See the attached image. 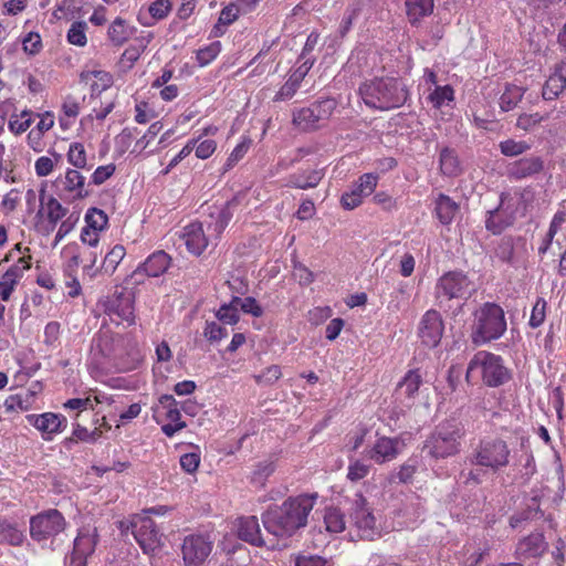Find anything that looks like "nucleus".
<instances>
[{"instance_id":"obj_1","label":"nucleus","mask_w":566,"mask_h":566,"mask_svg":"<svg viewBox=\"0 0 566 566\" xmlns=\"http://www.w3.org/2000/svg\"><path fill=\"white\" fill-rule=\"evenodd\" d=\"M317 494H302L287 497L281 505L262 514L265 530L276 537H290L307 525Z\"/></svg>"},{"instance_id":"obj_2","label":"nucleus","mask_w":566,"mask_h":566,"mask_svg":"<svg viewBox=\"0 0 566 566\" xmlns=\"http://www.w3.org/2000/svg\"><path fill=\"white\" fill-rule=\"evenodd\" d=\"M475 293L474 283L461 270L442 274L434 286L436 305L455 319L463 314L467 301Z\"/></svg>"},{"instance_id":"obj_3","label":"nucleus","mask_w":566,"mask_h":566,"mask_svg":"<svg viewBox=\"0 0 566 566\" xmlns=\"http://www.w3.org/2000/svg\"><path fill=\"white\" fill-rule=\"evenodd\" d=\"M359 94L366 106L381 112L401 107L410 96L405 81L394 76L365 81L359 86Z\"/></svg>"},{"instance_id":"obj_4","label":"nucleus","mask_w":566,"mask_h":566,"mask_svg":"<svg viewBox=\"0 0 566 566\" xmlns=\"http://www.w3.org/2000/svg\"><path fill=\"white\" fill-rule=\"evenodd\" d=\"M506 319L503 308L492 302H485L473 312L470 326L472 344L481 346L503 336L506 331Z\"/></svg>"},{"instance_id":"obj_5","label":"nucleus","mask_w":566,"mask_h":566,"mask_svg":"<svg viewBox=\"0 0 566 566\" xmlns=\"http://www.w3.org/2000/svg\"><path fill=\"white\" fill-rule=\"evenodd\" d=\"M510 459L511 449L505 440L499 437H484L471 446L464 462L497 473L510 464Z\"/></svg>"},{"instance_id":"obj_6","label":"nucleus","mask_w":566,"mask_h":566,"mask_svg":"<svg viewBox=\"0 0 566 566\" xmlns=\"http://www.w3.org/2000/svg\"><path fill=\"white\" fill-rule=\"evenodd\" d=\"M464 432L455 419L442 421L427 438L423 450L436 460L454 457L461 451Z\"/></svg>"},{"instance_id":"obj_7","label":"nucleus","mask_w":566,"mask_h":566,"mask_svg":"<svg viewBox=\"0 0 566 566\" xmlns=\"http://www.w3.org/2000/svg\"><path fill=\"white\" fill-rule=\"evenodd\" d=\"M479 371L488 387H500L511 380V371L504 366L503 358L485 350L478 352L469 361L465 380L471 382L473 374Z\"/></svg>"},{"instance_id":"obj_8","label":"nucleus","mask_w":566,"mask_h":566,"mask_svg":"<svg viewBox=\"0 0 566 566\" xmlns=\"http://www.w3.org/2000/svg\"><path fill=\"white\" fill-rule=\"evenodd\" d=\"M337 107L335 98L326 97L293 112V125L302 132H315L325 127Z\"/></svg>"},{"instance_id":"obj_9","label":"nucleus","mask_w":566,"mask_h":566,"mask_svg":"<svg viewBox=\"0 0 566 566\" xmlns=\"http://www.w3.org/2000/svg\"><path fill=\"white\" fill-rule=\"evenodd\" d=\"M349 524L359 539L374 541L381 534V526L361 493H357L353 500Z\"/></svg>"},{"instance_id":"obj_10","label":"nucleus","mask_w":566,"mask_h":566,"mask_svg":"<svg viewBox=\"0 0 566 566\" xmlns=\"http://www.w3.org/2000/svg\"><path fill=\"white\" fill-rule=\"evenodd\" d=\"M214 547L209 533H191L182 538L180 554L184 566H207Z\"/></svg>"},{"instance_id":"obj_11","label":"nucleus","mask_w":566,"mask_h":566,"mask_svg":"<svg viewBox=\"0 0 566 566\" xmlns=\"http://www.w3.org/2000/svg\"><path fill=\"white\" fill-rule=\"evenodd\" d=\"M66 527V521L62 513L55 509H49L30 518V536L41 543L54 538Z\"/></svg>"},{"instance_id":"obj_12","label":"nucleus","mask_w":566,"mask_h":566,"mask_svg":"<svg viewBox=\"0 0 566 566\" xmlns=\"http://www.w3.org/2000/svg\"><path fill=\"white\" fill-rule=\"evenodd\" d=\"M130 530L145 554H153L164 545L163 532L157 527L155 521L147 515L134 516L130 521Z\"/></svg>"},{"instance_id":"obj_13","label":"nucleus","mask_w":566,"mask_h":566,"mask_svg":"<svg viewBox=\"0 0 566 566\" xmlns=\"http://www.w3.org/2000/svg\"><path fill=\"white\" fill-rule=\"evenodd\" d=\"M104 312L117 325L122 323H126L128 326L135 324L133 293L126 289L116 290L105 301Z\"/></svg>"},{"instance_id":"obj_14","label":"nucleus","mask_w":566,"mask_h":566,"mask_svg":"<svg viewBox=\"0 0 566 566\" xmlns=\"http://www.w3.org/2000/svg\"><path fill=\"white\" fill-rule=\"evenodd\" d=\"M506 198L505 193H501L499 205L486 211L485 229L492 234H501L515 222L516 209L514 205L505 202Z\"/></svg>"},{"instance_id":"obj_15","label":"nucleus","mask_w":566,"mask_h":566,"mask_svg":"<svg viewBox=\"0 0 566 566\" xmlns=\"http://www.w3.org/2000/svg\"><path fill=\"white\" fill-rule=\"evenodd\" d=\"M444 325L441 314L437 310L427 311L419 324V337L423 345L433 348L439 345Z\"/></svg>"},{"instance_id":"obj_16","label":"nucleus","mask_w":566,"mask_h":566,"mask_svg":"<svg viewBox=\"0 0 566 566\" xmlns=\"http://www.w3.org/2000/svg\"><path fill=\"white\" fill-rule=\"evenodd\" d=\"M28 420L41 431L44 440H52L53 434L62 432L67 426V420L63 415L53 412L29 415Z\"/></svg>"},{"instance_id":"obj_17","label":"nucleus","mask_w":566,"mask_h":566,"mask_svg":"<svg viewBox=\"0 0 566 566\" xmlns=\"http://www.w3.org/2000/svg\"><path fill=\"white\" fill-rule=\"evenodd\" d=\"M544 159L539 156H527L507 165L506 176L513 180L534 177L544 170Z\"/></svg>"},{"instance_id":"obj_18","label":"nucleus","mask_w":566,"mask_h":566,"mask_svg":"<svg viewBox=\"0 0 566 566\" xmlns=\"http://www.w3.org/2000/svg\"><path fill=\"white\" fill-rule=\"evenodd\" d=\"M399 446L400 441L397 438L381 437L370 449L364 451V455L378 464H382L397 458Z\"/></svg>"},{"instance_id":"obj_19","label":"nucleus","mask_w":566,"mask_h":566,"mask_svg":"<svg viewBox=\"0 0 566 566\" xmlns=\"http://www.w3.org/2000/svg\"><path fill=\"white\" fill-rule=\"evenodd\" d=\"M210 233L209 231L208 234L205 232L200 222H193L185 227L182 238L188 251L197 256L202 254L208 247V235L211 237Z\"/></svg>"},{"instance_id":"obj_20","label":"nucleus","mask_w":566,"mask_h":566,"mask_svg":"<svg viewBox=\"0 0 566 566\" xmlns=\"http://www.w3.org/2000/svg\"><path fill=\"white\" fill-rule=\"evenodd\" d=\"M547 548L548 544L545 541L544 534L535 532L520 541L516 554L522 559L538 558Z\"/></svg>"},{"instance_id":"obj_21","label":"nucleus","mask_w":566,"mask_h":566,"mask_svg":"<svg viewBox=\"0 0 566 566\" xmlns=\"http://www.w3.org/2000/svg\"><path fill=\"white\" fill-rule=\"evenodd\" d=\"M235 531L241 541L254 546H262L264 544L256 516L239 517L235 522Z\"/></svg>"},{"instance_id":"obj_22","label":"nucleus","mask_w":566,"mask_h":566,"mask_svg":"<svg viewBox=\"0 0 566 566\" xmlns=\"http://www.w3.org/2000/svg\"><path fill=\"white\" fill-rule=\"evenodd\" d=\"M170 261L171 258L165 251H156L134 271L133 276L144 272L149 277H158L168 270Z\"/></svg>"},{"instance_id":"obj_23","label":"nucleus","mask_w":566,"mask_h":566,"mask_svg":"<svg viewBox=\"0 0 566 566\" xmlns=\"http://www.w3.org/2000/svg\"><path fill=\"white\" fill-rule=\"evenodd\" d=\"M566 87V62L556 64L554 73L548 77L543 86L542 96L545 101H553Z\"/></svg>"},{"instance_id":"obj_24","label":"nucleus","mask_w":566,"mask_h":566,"mask_svg":"<svg viewBox=\"0 0 566 566\" xmlns=\"http://www.w3.org/2000/svg\"><path fill=\"white\" fill-rule=\"evenodd\" d=\"M97 541V528L90 525L83 526L74 541L73 552L82 556H90L94 553Z\"/></svg>"},{"instance_id":"obj_25","label":"nucleus","mask_w":566,"mask_h":566,"mask_svg":"<svg viewBox=\"0 0 566 566\" xmlns=\"http://www.w3.org/2000/svg\"><path fill=\"white\" fill-rule=\"evenodd\" d=\"M406 13L411 25H418L420 21L433 12L434 0H406Z\"/></svg>"},{"instance_id":"obj_26","label":"nucleus","mask_w":566,"mask_h":566,"mask_svg":"<svg viewBox=\"0 0 566 566\" xmlns=\"http://www.w3.org/2000/svg\"><path fill=\"white\" fill-rule=\"evenodd\" d=\"M422 384V376L419 369H410L405 377L398 382L396 394L399 397H405L413 400L418 394L420 385Z\"/></svg>"},{"instance_id":"obj_27","label":"nucleus","mask_w":566,"mask_h":566,"mask_svg":"<svg viewBox=\"0 0 566 566\" xmlns=\"http://www.w3.org/2000/svg\"><path fill=\"white\" fill-rule=\"evenodd\" d=\"M238 206L235 199L227 201L223 207L218 211L214 222L208 224V231L210 235H214L216 239L220 237L223 230L228 227L229 222L233 217V210Z\"/></svg>"},{"instance_id":"obj_28","label":"nucleus","mask_w":566,"mask_h":566,"mask_svg":"<svg viewBox=\"0 0 566 566\" xmlns=\"http://www.w3.org/2000/svg\"><path fill=\"white\" fill-rule=\"evenodd\" d=\"M24 539L25 535L23 531L18 527L17 523L0 516V544L21 546Z\"/></svg>"},{"instance_id":"obj_29","label":"nucleus","mask_w":566,"mask_h":566,"mask_svg":"<svg viewBox=\"0 0 566 566\" xmlns=\"http://www.w3.org/2000/svg\"><path fill=\"white\" fill-rule=\"evenodd\" d=\"M323 172L321 170H306L300 174H293L289 177L287 186L298 189L315 188L322 180Z\"/></svg>"},{"instance_id":"obj_30","label":"nucleus","mask_w":566,"mask_h":566,"mask_svg":"<svg viewBox=\"0 0 566 566\" xmlns=\"http://www.w3.org/2000/svg\"><path fill=\"white\" fill-rule=\"evenodd\" d=\"M85 177L76 169H67L63 180L64 189L69 192L75 191V199H83L90 195L84 188Z\"/></svg>"},{"instance_id":"obj_31","label":"nucleus","mask_w":566,"mask_h":566,"mask_svg":"<svg viewBox=\"0 0 566 566\" xmlns=\"http://www.w3.org/2000/svg\"><path fill=\"white\" fill-rule=\"evenodd\" d=\"M440 170L444 176L454 177L461 174V165L454 149L444 147L439 156Z\"/></svg>"},{"instance_id":"obj_32","label":"nucleus","mask_w":566,"mask_h":566,"mask_svg":"<svg viewBox=\"0 0 566 566\" xmlns=\"http://www.w3.org/2000/svg\"><path fill=\"white\" fill-rule=\"evenodd\" d=\"M459 209L450 197L440 193L436 201V213L442 224H450Z\"/></svg>"},{"instance_id":"obj_33","label":"nucleus","mask_w":566,"mask_h":566,"mask_svg":"<svg viewBox=\"0 0 566 566\" xmlns=\"http://www.w3.org/2000/svg\"><path fill=\"white\" fill-rule=\"evenodd\" d=\"M525 90L514 84H506L504 92L500 96L499 105L503 112L514 109L522 101Z\"/></svg>"},{"instance_id":"obj_34","label":"nucleus","mask_w":566,"mask_h":566,"mask_svg":"<svg viewBox=\"0 0 566 566\" xmlns=\"http://www.w3.org/2000/svg\"><path fill=\"white\" fill-rule=\"evenodd\" d=\"M126 254V250L124 245L116 244L112 248V250L105 255L104 261L99 269H96L93 275H95L97 272H104L106 274H113L120 263V261L124 259Z\"/></svg>"},{"instance_id":"obj_35","label":"nucleus","mask_w":566,"mask_h":566,"mask_svg":"<svg viewBox=\"0 0 566 566\" xmlns=\"http://www.w3.org/2000/svg\"><path fill=\"white\" fill-rule=\"evenodd\" d=\"M326 530L331 533H340L346 527L345 516L339 509L328 507L324 514Z\"/></svg>"},{"instance_id":"obj_36","label":"nucleus","mask_w":566,"mask_h":566,"mask_svg":"<svg viewBox=\"0 0 566 566\" xmlns=\"http://www.w3.org/2000/svg\"><path fill=\"white\" fill-rule=\"evenodd\" d=\"M46 218L50 223V227L46 229V232L52 231L56 223L66 216L67 209L64 208L57 199L54 197H50L46 202Z\"/></svg>"},{"instance_id":"obj_37","label":"nucleus","mask_w":566,"mask_h":566,"mask_svg":"<svg viewBox=\"0 0 566 566\" xmlns=\"http://www.w3.org/2000/svg\"><path fill=\"white\" fill-rule=\"evenodd\" d=\"M108 38L115 45H122L129 38L125 20L116 18L108 28Z\"/></svg>"},{"instance_id":"obj_38","label":"nucleus","mask_w":566,"mask_h":566,"mask_svg":"<svg viewBox=\"0 0 566 566\" xmlns=\"http://www.w3.org/2000/svg\"><path fill=\"white\" fill-rule=\"evenodd\" d=\"M159 405L166 410L165 418L169 422H171V423L184 422L181 420L180 410L178 409V402L171 395H163L159 398Z\"/></svg>"},{"instance_id":"obj_39","label":"nucleus","mask_w":566,"mask_h":566,"mask_svg":"<svg viewBox=\"0 0 566 566\" xmlns=\"http://www.w3.org/2000/svg\"><path fill=\"white\" fill-rule=\"evenodd\" d=\"M86 151L81 143H72L67 151V161L77 169L86 168Z\"/></svg>"},{"instance_id":"obj_40","label":"nucleus","mask_w":566,"mask_h":566,"mask_svg":"<svg viewBox=\"0 0 566 566\" xmlns=\"http://www.w3.org/2000/svg\"><path fill=\"white\" fill-rule=\"evenodd\" d=\"M86 227L93 230L102 231L108 222L107 214L97 208H91L85 216Z\"/></svg>"},{"instance_id":"obj_41","label":"nucleus","mask_w":566,"mask_h":566,"mask_svg":"<svg viewBox=\"0 0 566 566\" xmlns=\"http://www.w3.org/2000/svg\"><path fill=\"white\" fill-rule=\"evenodd\" d=\"M87 29V24L85 21H75L72 23L71 28L67 31V41L71 44L77 46H84L87 42L85 31Z\"/></svg>"},{"instance_id":"obj_42","label":"nucleus","mask_w":566,"mask_h":566,"mask_svg":"<svg viewBox=\"0 0 566 566\" xmlns=\"http://www.w3.org/2000/svg\"><path fill=\"white\" fill-rule=\"evenodd\" d=\"M501 153L507 157H516L526 153L531 146L526 142L505 139L499 145Z\"/></svg>"},{"instance_id":"obj_43","label":"nucleus","mask_w":566,"mask_h":566,"mask_svg":"<svg viewBox=\"0 0 566 566\" xmlns=\"http://www.w3.org/2000/svg\"><path fill=\"white\" fill-rule=\"evenodd\" d=\"M454 98V91L450 85L437 86L429 95V99L436 108H440L446 102Z\"/></svg>"},{"instance_id":"obj_44","label":"nucleus","mask_w":566,"mask_h":566,"mask_svg":"<svg viewBox=\"0 0 566 566\" xmlns=\"http://www.w3.org/2000/svg\"><path fill=\"white\" fill-rule=\"evenodd\" d=\"M495 256L506 263H512L514 255V243L511 237H504L497 243L495 251Z\"/></svg>"},{"instance_id":"obj_45","label":"nucleus","mask_w":566,"mask_h":566,"mask_svg":"<svg viewBox=\"0 0 566 566\" xmlns=\"http://www.w3.org/2000/svg\"><path fill=\"white\" fill-rule=\"evenodd\" d=\"M220 52L221 43L219 41H214L197 52V61L200 66H206L211 63Z\"/></svg>"},{"instance_id":"obj_46","label":"nucleus","mask_w":566,"mask_h":566,"mask_svg":"<svg viewBox=\"0 0 566 566\" xmlns=\"http://www.w3.org/2000/svg\"><path fill=\"white\" fill-rule=\"evenodd\" d=\"M486 472L483 468L472 467L469 470H462L459 478L465 486H478L482 483V475Z\"/></svg>"},{"instance_id":"obj_47","label":"nucleus","mask_w":566,"mask_h":566,"mask_svg":"<svg viewBox=\"0 0 566 566\" xmlns=\"http://www.w3.org/2000/svg\"><path fill=\"white\" fill-rule=\"evenodd\" d=\"M275 471V464L273 461L265 460L261 461L255 465L252 475V482L263 484L264 480Z\"/></svg>"},{"instance_id":"obj_48","label":"nucleus","mask_w":566,"mask_h":566,"mask_svg":"<svg viewBox=\"0 0 566 566\" xmlns=\"http://www.w3.org/2000/svg\"><path fill=\"white\" fill-rule=\"evenodd\" d=\"M370 465L364 463L360 460L352 461L348 465L347 478L352 482H357L366 478L369 473Z\"/></svg>"},{"instance_id":"obj_49","label":"nucleus","mask_w":566,"mask_h":566,"mask_svg":"<svg viewBox=\"0 0 566 566\" xmlns=\"http://www.w3.org/2000/svg\"><path fill=\"white\" fill-rule=\"evenodd\" d=\"M282 376L281 368L277 365H272L265 368L260 375L254 376L255 381L261 385H273Z\"/></svg>"},{"instance_id":"obj_50","label":"nucleus","mask_w":566,"mask_h":566,"mask_svg":"<svg viewBox=\"0 0 566 566\" xmlns=\"http://www.w3.org/2000/svg\"><path fill=\"white\" fill-rule=\"evenodd\" d=\"M546 301L542 297L537 298L533 306L532 314L530 317V326L536 328L541 326L545 321Z\"/></svg>"},{"instance_id":"obj_51","label":"nucleus","mask_w":566,"mask_h":566,"mask_svg":"<svg viewBox=\"0 0 566 566\" xmlns=\"http://www.w3.org/2000/svg\"><path fill=\"white\" fill-rule=\"evenodd\" d=\"M252 140L250 138H244L241 143H239L235 148L232 150L230 156L227 159L226 168H232L240 159L244 157L248 153Z\"/></svg>"},{"instance_id":"obj_52","label":"nucleus","mask_w":566,"mask_h":566,"mask_svg":"<svg viewBox=\"0 0 566 566\" xmlns=\"http://www.w3.org/2000/svg\"><path fill=\"white\" fill-rule=\"evenodd\" d=\"M203 335L210 343H214L227 337L228 331L216 322H207Z\"/></svg>"},{"instance_id":"obj_53","label":"nucleus","mask_w":566,"mask_h":566,"mask_svg":"<svg viewBox=\"0 0 566 566\" xmlns=\"http://www.w3.org/2000/svg\"><path fill=\"white\" fill-rule=\"evenodd\" d=\"M546 118L547 116H543L539 113L521 114L516 120V127L523 130H530Z\"/></svg>"},{"instance_id":"obj_54","label":"nucleus","mask_w":566,"mask_h":566,"mask_svg":"<svg viewBox=\"0 0 566 566\" xmlns=\"http://www.w3.org/2000/svg\"><path fill=\"white\" fill-rule=\"evenodd\" d=\"M216 317L223 324L229 325H235L240 319L239 312H237V310L232 308L231 306H227L226 304H222L218 308L216 312Z\"/></svg>"},{"instance_id":"obj_55","label":"nucleus","mask_w":566,"mask_h":566,"mask_svg":"<svg viewBox=\"0 0 566 566\" xmlns=\"http://www.w3.org/2000/svg\"><path fill=\"white\" fill-rule=\"evenodd\" d=\"M300 85L301 83L290 76L276 93L274 101H285L292 98L297 92Z\"/></svg>"},{"instance_id":"obj_56","label":"nucleus","mask_w":566,"mask_h":566,"mask_svg":"<svg viewBox=\"0 0 566 566\" xmlns=\"http://www.w3.org/2000/svg\"><path fill=\"white\" fill-rule=\"evenodd\" d=\"M170 10L171 2L169 0H156L148 8L150 15L156 20L166 18Z\"/></svg>"},{"instance_id":"obj_57","label":"nucleus","mask_w":566,"mask_h":566,"mask_svg":"<svg viewBox=\"0 0 566 566\" xmlns=\"http://www.w3.org/2000/svg\"><path fill=\"white\" fill-rule=\"evenodd\" d=\"M293 275L302 285H308L314 281L313 272L302 263H295Z\"/></svg>"},{"instance_id":"obj_58","label":"nucleus","mask_w":566,"mask_h":566,"mask_svg":"<svg viewBox=\"0 0 566 566\" xmlns=\"http://www.w3.org/2000/svg\"><path fill=\"white\" fill-rule=\"evenodd\" d=\"M417 471V464L415 461L409 460L406 463H403L399 471L396 474V478L400 483H409L411 482L415 473Z\"/></svg>"},{"instance_id":"obj_59","label":"nucleus","mask_w":566,"mask_h":566,"mask_svg":"<svg viewBox=\"0 0 566 566\" xmlns=\"http://www.w3.org/2000/svg\"><path fill=\"white\" fill-rule=\"evenodd\" d=\"M115 171V165L109 164L106 166H99L95 169V171L92 175V182L94 185H102L104 184Z\"/></svg>"},{"instance_id":"obj_60","label":"nucleus","mask_w":566,"mask_h":566,"mask_svg":"<svg viewBox=\"0 0 566 566\" xmlns=\"http://www.w3.org/2000/svg\"><path fill=\"white\" fill-rule=\"evenodd\" d=\"M101 436V431L98 429H94L93 431H88L85 427L81 424H76L73 430V437L75 440H81L85 442H95L96 439Z\"/></svg>"},{"instance_id":"obj_61","label":"nucleus","mask_w":566,"mask_h":566,"mask_svg":"<svg viewBox=\"0 0 566 566\" xmlns=\"http://www.w3.org/2000/svg\"><path fill=\"white\" fill-rule=\"evenodd\" d=\"M240 310L243 313L251 314L254 317H261L263 315V308L252 296H248L242 300Z\"/></svg>"},{"instance_id":"obj_62","label":"nucleus","mask_w":566,"mask_h":566,"mask_svg":"<svg viewBox=\"0 0 566 566\" xmlns=\"http://www.w3.org/2000/svg\"><path fill=\"white\" fill-rule=\"evenodd\" d=\"M200 463V457L197 453L190 452L181 455L180 465L187 473H193Z\"/></svg>"},{"instance_id":"obj_63","label":"nucleus","mask_w":566,"mask_h":566,"mask_svg":"<svg viewBox=\"0 0 566 566\" xmlns=\"http://www.w3.org/2000/svg\"><path fill=\"white\" fill-rule=\"evenodd\" d=\"M217 144L213 139H206L199 145H195L196 156L200 159L209 158L216 150Z\"/></svg>"},{"instance_id":"obj_64","label":"nucleus","mask_w":566,"mask_h":566,"mask_svg":"<svg viewBox=\"0 0 566 566\" xmlns=\"http://www.w3.org/2000/svg\"><path fill=\"white\" fill-rule=\"evenodd\" d=\"M327 559L317 555L298 556L295 559V566H327Z\"/></svg>"}]
</instances>
